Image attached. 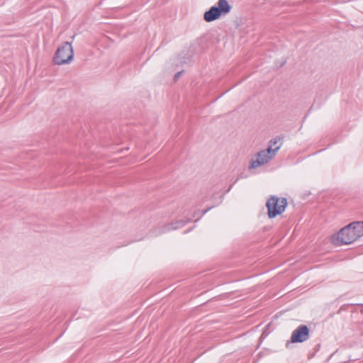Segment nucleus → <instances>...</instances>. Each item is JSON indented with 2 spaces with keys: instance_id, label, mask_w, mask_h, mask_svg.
<instances>
[{
  "instance_id": "obj_1",
  "label": "nucleus",
  "mask_w": 363,
  "mask_h": 363,
  "mask_svg": "<svg viewBox=\"0 0 363 363\" xmlns=\"http://www.w3.org/2000/svg\"><path fill=\"white\" fill-rule=\"evenodd\" d=\"M363 236V221H355L342 228L337 233L340 244L349 245Z\"/></svg>"
},
{
  "instance_id": "obj_2",
  "label": "nucleus",
  "mask_w": 363,
  "mask_h": 363,
  "mask_svg": "<svg viewBox=\"0 0 363 363\" xmlns=\"http://www.w3.org/2000/svg\"><path fill=\"white\" fill-rule=\"evenodd\" d=\"M277 143V138L272 139L269 141V146L266 149L259 151L257 154L256 160H251L250 164L249 166L250 169H256L264 164L268 163L269 160H271L275 155L277 151L280 148V145L272 147L274 145Z\"/></svg>"
},
{
  "instance_id": "obj_3",
  "label": "nucleus",
  "mask_w": 363,
  "mask_h": 363,
  "mask_svg": "<svg viewBox=\"0 0 363 363\" xmlns=\"http://www.w3.org/2000/svg\"><path fill=\"white\" fill-rule=\"evenodd\" d=\"M232 6L227 0H218L216 5L211 6L203 14V19L206 22H212L221 16H226L230 12Z\"/></svg>"
},
{
  "instance_id": "obj_4",
  "label": "nucleus",
  "mask_w": 363,
  "mask_h": 363,
  "mask_svg": "<svg viewBox=\"0 0 363 363\" xmlns=\"http://www.w3.org/2000/svg\"><path fill=\"white\" fill-rule=\"evenodd\" d=\"M287 199L284 197L271 196L266 202L269 218H274L281 215L287 206Z\"/></svg>"
},
{
  "instance_id": "obj_5",
  "label": "nucleus",
  "mask_w": 363,
  "mask_h": 363,
  "mask_svg": "<svg viewBox=\"0 0 363 363\" xmlns=\"http://www.w3.org/2000/svg\"><path fill=\"white\" fill-rule=\"evenodd\" d=\"M74 58V50L71 43H63L55 52L53 62L55 65H62L70 63Z\"/></svg>"
},
{
  "instance_id": "obj_6",
  "label": "nucleus",
  "mask_w": 363,
  "mask_h": 363,
  "mask_svg": "<svg viewBox=\"0 0 363 363\" xmlns=\"http://www.w3.org/2000/svg\"><path fill=\"white\" fill-rule=\"evenodd\" d=\"M310 337V329L306 325H300L293 332L291 336L292 343H302Z\"/></svg>"
},
{
  "instance_id": "obj_7",
  "label": "nucleus",
  "mask_w": 363,
  "mask_h": 363,
  "mask_svg": "<svg viewBox=\"0 0 363 363\" xmlns=\"http://www.w3.org/2000/svg\"><path fill=\"white\" fill-rule=\"evenodd\" d=\"M189 221V220H177L175 222H172L171 223H168V224L164 225L163 227L159 228V233H164L172 230H176V229L182 228Z\"/></svg>"
},
{
  "instance_id": "obj_8",
  "label": "nucleus",
  "mask_w": 363,
  "mask_h": 363,
  "mask_svg": "<svg viewBox=\"0 0 363 363\" xmlns=\"http://www.w3.org/2000/svg\"><path fill=\"white\" fill-rule=\"evenodd\" d=\"M214 207V206H210V207H208L205 210H203L202 212H201V216H203V215H205L208 211H210L211 208H213Z\"/></svg>"
},
{
  "instance_id": "obj_9",
  "label": "nucleus",
  "mask_w": 363,
  "mask_h": 363,
  "mask_svg": "<svg viewBox=\"0 0 363 363\" xmlns=\"http://www.w3.org/2000/svg\"><path fill=\"white\" fill-rule=\"evenodd\" d=\"M182 74V71L178 72L174 74V79L177 81Z\"/></svg>"
},
{
  "instance_id": "obj_10",
  "label": "nucleus",
  "mask_w": 363,
  "mask_h": 363,
  "mask_svg": "<svg viewBox=\"0 0 363 363\" xmlns=\"http://www.w3.org/2000/svg\"><path fill=\"white\" fill-rule=\"evenodd\" d=\"M231 187H232V185L228 189V190H226L225 193L228 192L230 190Z\"/></svg>"
},
{
  "instance_id": "obj_11",
  "label": "nucleus",
  "mask_w": 363,
  "mask_h": 363,
  "mask_svg": "<svg viewBox=\"0 0 363 363\" xmlns=\"http://www.w3.org/2000/svg\"><path fill=\"white\" fill-rule=\"evenodd\" d=\"M355 305H357V306H363V303H356Z\"/></svg>"
}]
</instances>
